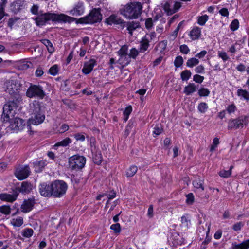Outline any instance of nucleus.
<instances>
[{
  "instance_id": "774afa93",
  "label": "nucleus",
  "mask_w": 249,
  "mask_h": 249,
  "mask_svg": "<svg viewBox=\"0 0 249 249\" xmlns=\"http://www.w3.org/2000/svg\"><path fill=\"white\" fill-rule=\"evenodd\" d=\"M94 162L97 164H99L101 163L102 161V159L100 154L96 155L95 157L93 158Z\"/></svg>"
},
{
  "instance_id": "1a4fd4ad",
  "label": "nucleus",
  "mask_w": 249,
  "mask_h": 249,
  "mask_svg": "<svg viewBox=\"0 0 249 249\" xmlns=\"http://www.w3.org/2000/svg\"><path fill=\"white\" fill-rule=\"evenodd\" d=\"M9 123V129L16 132L22 130L25 126L24 121L17 117L10 119Z\"/></svg>"
},
{
  "instance_id": "4d7b16f0",
  "label": "nucleus",
  "mask_w": 249,
  "mask_h": 249,
  "mask_svg": "<svg viewBox=\"0 0 249 249\" xmlns=\"http://www.w3.org/2000/svg\"><path fill=\"white\" fill-rule=\"evenodd\" d=\"M58 68L56 65L53 66L49 69V73L53 75H56L58 73Z\"/></svg>"
},
{
  "instance_id": "de8ad7c7",
  "label": "nucleus",
  "mask_w": 249,
  "mask_h": 249,
  "mask_svg": "<svg viewBox=\"0 0 249 249\" xmlns=\"http://www.w3.org/2000/svg\"><path fill=\"white\" fill-rule=\"evenodd\" d=\"M183 58L181 56H177L174 61L175 66L176 67H179L183 64Z\"/></svg>"
},
{
  "instance_id": "0e129e2a",
  "label": "nucleus",
  "mask_w": 249,
  "mask_h": 249,
  "mask_svg": "<svg viewBox=\"0 0 249 249\" xmlns=\"http://www.w3.org/2000/svg\"><path fill=\"white\" fill-rule=\"evenodd\" d=\"M145 27L147 29H150L153 26V21L151 18H148L145 22Z\"/></svg>"
},
{
  "instance_id": "f3484780",
  "label": "nucleus",
  "mask_w": 249,
  "mask_h": 249,
  "mask_svg": "<svg viewBox=\"0 0 249 249\" xmlns=\"http://www.w3.org/2000/svg\"><path fill=\"white\" fill-rule=\"evenodd\" d=\"M18 195V194L17 193L12 195L6 193H3L0 195V198L1 200L3 201L12 202L16 200Z\"/></svg>"
},
{
  "instance_id": "7c9ffc66",
  "label": "nucleus",
  "mask_w": 249,
  "mask_h": 249,
  "mask_svg": "<svg viewBox=\"0 0 249 249\" xmlns=\"http://www.w3.org/2000/svg\"><path fill=\"white\" fill-rule=\"evenodd\" d=\"M233 166H231L229 170H221L219 172V176L222 178L230 177L231 174V170L233 169Z\"/></svg>"
},
{
  "instance_id": "4be33fe9",
  "label": "nucleus",
  "mask_w": 249,
  "mask_h": 249,
  "mask_svg": "<svg viewBox=\"0 0 249 249\" xmlns=\"http://www.w3.org/2000/svg\"><path fill=\"white\" fill-rule=\"evenodd\" d=\"M32 187L31 183L24 181L22 183L19 191L22 193L28 194L32 190Z\"/></svg>"
},
{
  "instance_id": "a211bd4d",
  "label": "nucleus",
  "mask_w": 249,
  "mask_h": 249,
  "mask_svg": "<svg viewBox=\"0 0 249 249\" xmlns=\"http://www.w3.org/2000/svg\"><path fill=\"white\" fill-rule=\"evenodd\" d=\"M201 35V29L198 27H194L189 34L192 40H195L199 39Z\"/></svg>"
},
{
  "instance_id": "b1692460",
  "label": "nucleus",
  "mask_w": 249,
  "mask_h": 249,
  "mask_svg": "<svg viewBox=\"0 0 249 249\" xmlns=\"http://www.w3.org/2000/svg\"><path fill=\"white\" fill-rule=\"evenodd\" d=\"M84 12V8L82 5H76L72 10L70 11L71 14L74 16L81 15Z\"/></svg>"
},
{
  "instance_id": "4c0bfd02",
  "label": "nucleus",
  "mask_w": 249,
  "mask_h": 249,
  "mask_svg": "<svg viewBox=\"0 0 249 249\" xmlns=\"http://www.w3.org/2000/svg\"><path fill=\"white\" fill-rule=\"evenodd\" d=\"M181 78L183 81L188 80L191 76V72L188 70H184L181 73Z\"/></svg>"
},
{
  "instance_id": "9b49d317",
  "label": "nucleus",
  "mask_w": 249,
  "mask_h": 249,
  "mask_svg": "<svg viewBox=\"0 0 249 249\" xmlns=\"http://www.w3.org/2000/svg\"><path fill=\"white\" fill-rule=\"evenodd\" d=\"M6 91L11 95H14L18 92L19 85L18 82L14 79L7 80L5 83Z\"/></svg>"
},
{
  "instance_id": "bf43d9fd",
  "label": "nucleus",
  "mask_w": 249,
  "mask_h": 249,
  "mask_svg": "<svg viewBox=\"0 0 249 249\" xmlns=\"http://www.w3.org/2000/svg\"><path fill=\"white\" fill-rule=\"evenodd\" d=\"M143 37H145V38L147 39L149 42H151L153 41L156 37V34L154 32H152L149 34H147Z\"/></svg>"
},
{
  "instance_id": "4468645a",
  "label": "nucleus",
  "mask_w": 249,
  "mask_h": 249,
  "mask_svg": "<svg viewBox=\"0 0 249 249\" xmlns=\"http://www.w3.org/2000/svg\"><path fill=\"white\" fill-rule=\"evenodd\" d=\"M40 194L44 196H53L52 184L50 185L45 183L41 184L39 187Z\"/></svg>"
},
{
  "instance_id": "e433bc0d",
  "label": "nucleus",
  "mask_w": 249,
  "mask_h": 249,
  "mask_svg": "<svg viewBox=\"0 0 249 249\" xmlns=\"http://www.w3.org/2000/svg\"><path fill=\"white\" fill-rule=\"evenodd\" d=\"M198 110L201 113H204L208 108V105L205 102H201L198 105Z\"/></svg>"
},
{
  "instance_id": "a878e982",
  "label": "nucleus",
  "mask_w": 249,
  "mask_h": 249,
  "mask_svg": "<svg viewBox=\"0 0 249 249\" xmlns=\"http://www.w3.org/2000/svg\"><path fill=\"white\" fill-rule=\"evenodd\" d=\"M180 226L186 230L188 228L189 225L190 224V219L187 214L184 215L181 217L180 218Z\"/></svg>"
},
{
  "instance_id": "7ed1b4c3",
  "label": "nucleus",
  "mask_w": 249,
  "mask_h": 249,
  "mask_svg": "<svg viewBox=\"0 0 249 249\" xmlns=\"http://www.w3.org/2000/svg\"><path fill=\"white\" fill-rule=\"evenodd\" d=\"M142 8L141 2H130L124 7L121 10V13L127 19H136L141 15Z\"/></svg>"
},
{
  "instance_id": "a18cd8bd",
  "label": "nucleus",
  "mask_w": 249,
  "mask_h": 249,
  "mask_svg": "<svg viewBox=\"0 0 249 249\" xmlns=\"http://www.w3.org/2000/svg\"><path fill=\"white\" fill-rule=\"evenodd\" d=\"M186 203L188 205H192L194 202V196L193 193H190L186 195Z\"/></svg>"
},
{
  "instance_id": "ddd939ff",
  "label": "nucleus",
  "mask_w": 249,
  "mask_h": 249,
  "mask_svg": "<svg viewBox=\"0 0 249 249\" xmlns=\"http://www.w3.org/2000/svg\"><path fill=\"white\" fill-rule=\"evenodd\" d=\"M16 104L13 101H10L6 103L3 108V113L5 117L9 118L10 115L12 116L13 111L14 112L16 108Z\"/></svg>"
},
{
  "instance_id": "c9c22d12",
  "label": "nucleus",
  "mask_w": 249,
  "mask_h": 249,
  "mask_svg": "<svg viewBox=\"0 0 249 249\" xmlns=\"http://www.w3.org/2000/svg\"><path fill=\"white\" fill-rule=\"evenodd\" d=\"M137 167L136 166H131L126 172V176L128 177L133 176L137 171Z\"/></svg>"
},
{
  "instance_id": "a19ab883",
  "label": "nucleus",
  "mask_w": 249,
  "mask_h": 249,
  "mask_svg": "<svg viewBox=\"0 0 249 249\" xmlns=\"http://www.w3.org/2000/svg\"><path fill=\"white\" fill-rule=\"evenodd\" d=\"M210 226H211V225L209 224V225L208 226V230H207V231L206 232V238L205 240L202 242V245H204V246L208 244L211 241V238L208 236V234L209 233L210 230ZM205 248H206L205 246H204L203 247H202V249H205Z\"/></svg>"
},
{
  "instance_id": "39448f33",
  "label": "nucleus",
  "mask_w": 249,
  "mask_h": 249,
  "mask_svg": "<svg viewBox=\"0 0 249 249\" xmlns=\"http://www.w3.org/2000/svg\"><path fill=\"white\" fill-rule=\"evenodd\" d=\"M52 189L54 197H60L66 193L67 185L62 180H55L52 183Z\"/></svg>"
},
{
  "instance_id": "c85d7f7f",
  "label": "nucleus",
  "mask_w": 249,
  "mask_h": 249,
  "mask_svg": "<svg viewBox=\"0 0 249 249\" xmlns=\"http://www.w3.org/2000/svg\"><path fill=\"white\" fill-rule=\"evenodd\" d=\"M118 61L119 63L123 66L127 65L131 61V58L128 54L120 56Z\"/></svg>"
},
{
  "instance_id": "f704fd0d",
  "label": "nucleus",
  "mask_w": 249,
  "mask_h": 249,
  "mask_svg": "<svg viewBox=\"0 0 249 249\" xmlns=\"http://www.w3.org/2000/svg\"><path fill=\"white\" fill-rule=\"evenodd\" d=\"M11 223L15 227H20L23 223V218L19 217L17 218L13 219L12 221H11Z\"/></svg>"
},
{
  "instance_id": "6e6552de",
  "label": "nucleus",
  "mask_w": 249,
  "mask_h": 249,
  "mask_svg": "<svg viewBox=\"0 0 249 249\" xmlns=\"http://www.w3.org/2000/svg\"><path fill=\"white\" fill-rule=\"evenodd\" d=\"M102 19V15L100 9H94L84 19L86 23H94L100 22Z\"/></svg>"
},
{
  "instance_id": "e2e57ef3",
  "label": "nucleus",
  "mask_w": 249,
  "mask_h": 249,
  "mask_svg": "<svg viewBox=\"0 0 249 249\" xmlns=\"http://www.w3.org/2000/svg\"><path fill=\"white\" fill-rule=\"evenodd\" d=\"M204 79L203 76L198 74H196L193 77L194 81L198 83H201L203 81Z\"/></svg>"
},
{
  "instance_id": "9d476101",
  "label": "nucleus",
  "mask_w": 249,
  "mask_h": 249,
  "mask_svg": "<svg viewBox=\"0 0 249 249\" xmlns=\"http://www.w3.org/2000/svg\"><path fill=\"white\" fill-rule=\"evenodd\" d=\"M181 4L179 2H175L173 5L170 2L166 1L163 4V9L168 15H171L177 12L181 7Z\"/></svg>"
},
{
  "instance_id": "58836bf2",
  "label": "nucleus",
  "mask_w": 249,
  "mask_h": 249,
  "mask_svg": "<svg viewBox=\"0 0 249 249\" xmlns=\"http://www.w3.org/2000/svg\"><path fill=\"white\" fill-rule=\"evenodd\" d=\"M209 17L207 15L200 16L198 18L197 23L201 26L205 25V23L208 21Z\"/></svg>"
},
{
  "instance_id": "72a5a7b5",
  "label": "nucleus",
  "mask_w": 249,
  "mask_h": 249,
  "mask_svg": "<svg viewBox=\"0 0 249 249\" xmlns=\"http://www.w3.org/2000/svg\"><path fill=\"white\" fill-rule=\"evenodd\" d=\"M42 43L46 46L48 51L50 53H52L54 52V48L52 43L48 39H44L42 40Z\"/></svg>"
},
{
  "instance_id": "2f4dec72",
  "label": "nucleus",
  "mask_w": 249,
  "mask_h": 249,
  "mask_svg": "<svg viewBox=\"0 0 249 249\" xmlns=\"http://www.w3.org/2000/svg\"><path fill=\"white\" fill-rule=\"evenodd\" d=\"M237 95L247 101H249V92L242 89H239L237 90Z\"/></svg>"
},
{
  "instance_id": "49530a36",
  "label": "nucleus",
  "mask_w": 249,
  "mask_h": 249,
  "mask_svg": "<svg viewBox=\"0 0 249 249\" xmlns=\"http://www.w3.org/2000/svg\"><path fill=\"white\" fill-rule=\"evenodd\" d=\"M139 53V51L135 48H133L130 50L128 55L129 56L130 58H132L133 59H135L136 57L138 55Z\"/></svg>"
},
{
  "instance_id": "dca6fc26",
  "label": "nucleus",
  "mask_w": 249,
  "mask_h": 249,
  "mask_svg": "<svg viewBox=\"0 0 249 249\" xmlns=\"http://www.w3.org/2000/svg\"><path fill=\"white\" fill-rule=\"evenodd\" d=\"M96 61L94 59H91L85 62L82 69V72L85 74H89L93 70V67L96 65Z\"/></svg>"
},
{
  "instance_id": "13d9d810",
  "label": "nucleus",
  "mask_w": 249,
  "mask_h": 249,
  "mask_svg": "<svg viewBox=\"0 0 249 249\" xmlns=\"http://www.w3.org/2000/svg\"><path fill=\"white\" fill-rule=\"evenodd\" d=\"M19 19V18L17 17L10 18L8 22V26L12 28V27L16 24V23Z\"/></svg>"
},
{
  "instance_id": "473e14b6",
  "label": "nucleus",
  "mask_w": 249,
  "mask_h": 249,
  "mask_svg": "<svg viewBox=\"0 0 249 249\" xmlns=\"http://www.w3.org/2000/svg\"><path fill=\"white\" fill-rule=\"evenodd\" d=\"M199 62V61L198 59H196V58H191L189 59L187 62H186V65L188 67L192 68L195 66L197 65Z\"/></svg>"
},
{
  "instance_id": "09e8293b",
  "label": "nucleus",
  "mask_w": 249,
  "mask_h": 249,
  "mask_svg": "<svg viewBox=\"0 0 249 249\" xmlns=\"http://www.w3.org/2000/svg\"><path fill=\"white\" fill-rule=\"evenodd\" d=\"M110 229L113 230L115 233H119L121 231V226L120 224L116 223L114 224H112L110 226Z\"/></svg>"
},
{
  "instance_id": "0eeeda50",
  "label": "nucleus",
  "mask_w": 249,
  "mask_h": 249,
  "mask_svg": "<svg viewBox=\"0 0 249 249\" xmlns=\"http://www.w3.org/2000/svg\"><path fill=\"white\" fill-rule=\"evenodd\" d=\"M26 95L30 98L36 97L42 99L44 97L45 94L41 86L31 85L27 90Z\"/></svg>"
},
{
  "instance_id": "79ce46f5",
  "label": "nucleus",
  "mask_w": 249,
  "mask_h": 249,
  "mask_svg": "<svg viewBox=\"0 0 249 249\" xmlns=\"http://www.w3.org/2000/svg\"><path fill=\"white\" fill-rule=\"evenodd\" d=\"M33 233V230L30 228H27L22 231V235L26 238L30 237Z\"/></svg>"
},
{
  "instance_id": "423d86ee",
  "label": "nucleus",
  "mask_w": 249,
  "mask_h": 249,
  "mask_svg": "<svg viewBox=\"0 0 249 249\" xmlns=\"http://www.w3.org/2000/svg\"><path fill=\"white\" fill-rule=\"evenodd\" d=\"M249 122V116H241L229 121L228 129L229 130L237 129L247 125Z\"/></svg>"
},
{
  "instance_id": "69168bd1",
  "label": "nucleus",
  "mask_w": 249,
  "mask_h": 249,
  "mask_svg": "<svg viewBox=\"0 0 249 249\" xmlns=\"http://www.w3.org/2000/svg\"><path fill=\"white\" fill-rule=\"evenodd\" d=\"M244 226V223L242 222H237L233 225V229L235 231H240Z\"/></svg>"
},
{
  "instance_id": "338daca9",
  "label": "nucleus",
  "mask_w": 249,
  "mask_h": 249,
  "mask_svg": "<svg viewBox=\"0 0 249 249\" xmlns=\"http://www.w3.org/2000/svg\"><path fill=\"white\" fill-rule=\"evenodd\" d=\"M74 138L76 140V141H80L81 142H83L85 140V136L81 133H76L73 135Z\"/></svg>"
},
{
  "instance_id": "f257e3e1",
  "label": "nucleus",
  "mask_w": 249,
  "mask_h": 249,
  "mask_svg": "<svg viewBox=\"0 0 249 249\" xmlns=\"http://www.w3.org/2000/svg\"><path fill=\"white\" fill-rule=\"evenodd\" d=\"M50 20L70 22L73 20V18L63 14H56L50 13L40 14L36 18V22L38 26L44 25Z\"/></svg>"
},
{
  "instance_id": "052dcab7",
  "label": "nucleus",
  "mask_w": 249,
  "mask_h": 249,
  "mask_svg": "<svg viewBox=\"0 0 249 249\" xmlns=\"http://www.w3.org/2000/svg\"><path fill=\"white\" fill-rule=\"evenodd\" d=\"M219 143V139L217 138H214L213 140V144L212 145L210 148V151H213Z\"/></svg>"
},
{
  "instance_id": "8fccbe9b",
  "label": "nucleus",
  "mask_w": 249,
  "mask_h": 249,
  "mask_svg": "<svg viewBox=\"0 0 249 249\" xmlns=\"http://www.w3.org/2000/svg\"><path fill=\"white\" fill-rule=\"evenodd\" d=\"M239 27V21L237 19H234L230 25L231 29L234 31Z\"/></svg>"
},
{
  "instance_id": "cd10ccee",
  "label": "nucleus",
  "mask_w": 249,
  "mask_h": 249,
  "mask_svg": "<svg viewBox=\"0 0 249 249\" xmlns=\"http://www.w3.org/2000/svg\"><path fill=\"white\" fill-rule=\"evenodd\" d=\"M249 248V239L243 241L241 244H232V249H248Z\"/></svg>"
},
{
  "instance_id": "864d4df0",
  "label": "nucleus",
  "mask_w": 249,
  "mask_h": 249,
  "mask_svg": "<svg viewBox=\"0 0 249 249\" xmlns=\"http://www.w3.org/2000/svg\"><path fill=\"white\" fill-rule=\"evenodd\" d=\"M237 109L236 107L233 104L229 105L227 108L226 111L229 114L234 113Z\"/></svg>"
},
{
  "instance_id": "412c9836",
  "label": "nucleus",
  "mask_w": 249,
  "mask_h": 249,
  "mask_svg": "<svg viewBox=\"0 0 249 249\" xmlns=\"http://www.w3.org/2000/svg\"><path fill=\"white\" fill-rule=\"evenodd\" d=\"M125 26L126 27L130 35H132V33L134 30L140 27L139 23L134 21L128 22L126 23Z\"/></svg>"
},
{
  "instance_id": "5701e85b",
  "label": "nucleus",
  "mask_w": 249,
  "mask_h": 249,
  "mask_svg": "<svg viewBox=\"0 0 249 249\" xmlns=\"http://www.w3.org/2000/svg\"><path fill=\"white\" fill-rule=\"evenodd\" d=\"M150 42L147 39L143 37L140 41V52L143 53L147 51L150 46Z\"/></svg>"
},
{
  "instance_id": "6ab92c4d",
  "label": "nucleus",
  "mask_w": 249,
  "mask_h": 249,
  "mask_svg": "<svg viewBox=\"0 0 249 249\" xmlns=\"http://www.w3.org/2000/svg\"><path fill=\"white\" fill-rule=\"evenodd\" d=\"M203 183V181L199 178L196 179L193 181V185L198 193H200L204 190Z\"/></svg>"
},
{
  "instance_id": "aec40b11",
  "label": "nucleus",
  "mask_w": 249,
  "mask_h": 249,
  "mask_svg": "<svg viewBox=\"0 0 249 249\" xmlns=\"http://www.w3.org/2000/svg\"><path fill=\"white\" fill-rule=\"evenodd\" d=\"M106 22L109 25H111L112 24H121L123 23V20L115 15H111L108 17L107 19Z\"/></svg>"
},
{
  "instance_id": "ea45409f",
  "label": "nucleus",
  "mask_w": 249,
  "mask_h": 249,
  "mask_svg": "<svg viewBox=\"0 0 249 249\" xmlns=\"http://www.w3.org/2000/svg\"><path fill=\"white\" fill-rule=\"evenodd\" d=\"M45 166V162L43 161H39L38 162L35 164L34 167L35 171L37 172H39L42 171V168Z\"/></svg>"
},
{
  "instance_id": "c756f323",
  "label": "nucleus",
  "mask_w": 249,
  "mask_h": 249,
  "mask_svg": "<svg viewBox=\"0 0 249 249\" xmlns=\"http://www.w3.org/2000/svg\"><path fill=\"white\" fill-rule=\"evenodd\" d=\"M71 140L69 138H66L62 141L59 142L55 144L54 147H57L58 146L65 147L68 146L70 143H71Z\"/></svg>"
},
{
  "instance_id": "20e7f679",
  "label": "nucleus",
  "mask_w": 249,
  "mask_h": 249,
  "mask_svg": "<svg viewBox=\"0 0 249 249\" xmlns=\"http://www.w3.org/2000/svg\"><path fill=\"white\" fill-rule=\"evenodd\" d=\"M86 162V158L78 154L73 155L69 158V167L72 170L82 169L85 166Z\"/></svg>"
},
{
  "instance_id": "3c124183",
  "label": "nucleus",
  "mask_w": 249,
  "mask_h": 249,
  "mask_svg": "<svg viewBox=\"0 0 249 249\" xmlns=\"http://www.w3.org/2000/svg\"><path fill=\"white\" fill-rule=\"evenodd\" d=\"M198 94L200 96H207L210 94V91L206 88H201L198 90Z\"/></svg>"
},
{
  "instance_id": "2eb2a0df",
  "label": "nucleus",
  "mask_w": 249,
  "mask_h": 249,
  "mask_svg": "<svg viewBox=\"0 0 249 249\" xmlns=\"http://www.w3.org/2000/svg\"><path fill=\"white\" fill-rule=\"evenodd\" d=\"M35 201L34 198L24 200L21 206V211L24 213H27L31 211L35 203Z\"/></svg>"
},
{
  "instance_id": "603ef678",
  "label": "nucleus",
  "mask_w": 249,
  "mask_h": 249,
  "mask_svg": "<svg viewBox=\"0 0 249 249\" xmlns=\"http://www.w3.org/2000/svg\"><path fill=\"white\" fill-rule=\"evenodd\" d=\"M218 56L224 61H226L229 59V57L228 56L227 53L225 52L219 51L218 52Z\"/></svg>"
},
{
  "instance_id": "bb28decb",
  "label": "nucleus",
  "mask_w": 249,
  "mask_h": 249,
  "mask_svg": "<svg viewBox=\"0 0 249 249\" xmlns=\"http://www.w3.org/2000/svg\"><path fill=\"white\" fill-rule=\"evenodd\" d=\"M23 6V1L22 0H17L12 4V9L15 13H17Z\"/></svg>"
},
{
  "instance_id": "393cba45",
  "label": "nucleus",
  "mask_w": 249,
  "mask_h": 249,
  "mask_svg": "<svg viewBox=\"0 0 249 249\" xmlns=\"http://www.w3.org/2000/svg\"><path fill=\"white\" fill-rule=\"evenodd\" d=\"M197 89V88L194 83H189L187 86L185 87L183 92L187 95L191 94L195 92Z\"/></svg>"
},
{
  "instance_id": "f8f14e48",
  "label": "nucleus",
  "mask_w": 249,
  "mask_h": 249,
  "mask_svg": "<svg viewBox=\"0 0 249 249\" xmlns=\"http://www.w3.org/2000/svg\"><path fill=\"white\" fill-rule=\"evenodd\" d=\"M30 173V168L28 166H25L17 169L15 172L16 177L19 180L26 178Z\"/></svg>"
},
{
  "instance_id": "680f3d73",
  "label": "nucleus",
  "mask_w": 249,
  "mask_h": 249,
  "mask_svg": "<svg viewBox=\"0 0 249 249\" xmlns=\"http://www.w3.org/2000/svg\"><path fill=\"white\" fill-rule=\"evenodd\" d=\"M179 49L181 53L185 54H187L190 51L189 47L185 44L181 45L179 47Z\"/></svg>"
},
{
  "instance_id": "37998d69",
  "label": "nucleus",
  "mask_w": 249,
  "mask_h": 249,
  "mask_svg": "<svg viewBox=\"0 0 249 249\" xmlns=\"http://www.w3.org/2000/svg\"><path fill=\"white\" fill-rule=\"evenodd\" d=\"M0 212L6 215L9 214L11 212V208L9 206H2L0 207Z\"/></svg>"
},
{
  "instance_id": "6e6d98bb",
  "label": "nucleus",
  "mask_w": 249,
  "mask_h": 249,
  "mask_svg": "<svg viewBox=\"0 0 249 249\" xmlns=\"http://www.w3.org/2000/svg\"><path fill=\"white\" fill-rule=\"evenodd\" d=\"M118 54L120 57L127 55V47L125 46H122L118 51Z\"/></svg>"
},
{
  "instance_id": "c03bdc74",
  "label": "nucleus",
  "mask_w": 249,
  "mask_h": 249,
  "mask_svg": "<svg viewBox=\"0 0 249 249\" xmlns=\"http://www.w3.org/2000/svg\"><path fill=\"white\" fill-rule=\"evenodd\" d=\"M132 109L131 106H128L127 107H126L125 109L124 110L123 112V114L124 116V121L126 122L128 120V117L131 112H132Z\"/></svg>"
},
{
  "instance_id": "f03ea898",
  "label": "nucleus",
  "mask_w": 249,
  "mask_h": 249,
  "mask_svg": "<svg viewBox=\"0 0 249 249\" xmlns=\"http://www.w3.org/2000/svg\"><path fill=\"white\" fill-rule=\"evenodd\" d=\"M29 112L31 114L29 119L30 124L38 125L44 121L45 115L38 102L34 101L30 105Z\"/></svg>"
},
{
  "instance_id": "5fc2aeb1",
  "label": "nucleus",
  "mask_w": 249,
  "mask_h": 249,
  "mask_svg": "<svg viewBox=\"0 0 249 249\" xmlns=\"http://www.w3.org/2000/svg\"><path fill=\"white\" fill-rule=\"evenodd\" d=\"M162 131V128L160 124L156 125L154 128L153 133L156 136L160 135Z\"/></svg>"
}]
</instances>
